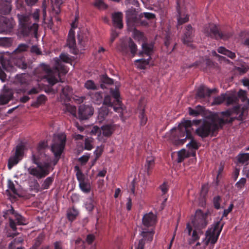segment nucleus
<instances>
[{
  "mask_svg": "<svg viewBox=\"0 0 249 249\" xmlns=\"http://www.w3.org/2000/svg\"><path fill=\"white\" fill-rule=\"evenodd\" d=\"M220 200L221 198L219 196H216L213 198V205L214 208L217 210L220 208Z\"/></svg>",
  "mask_w": 249,
  "mask_h": 249,
  "instance_id": "13d9d810",
  "label": "nucleus"
},
{
  "mask_svg": "<svg viewBox=\"0 0 249 249\" xmlns=\"http://www.w3.org/2000/svg\"><path fill=\"white\" fill-rule=\"evenodd\" d=\"M66 109L68 112H70L74 116H76V108L75 106H71V105H66Z\"/></svg>",
  "mask_w": 249,
  "mask_h": 249,
  "instance_id": "603ef678",
  "label": "nucleus"
},
{
  "mask_svg": "<svg viewBox=\"0 0 249 249\" xmlns=\"http://www.w3.org/2000/svg\"><path fill=\"white\" fill-rule=\"evenodd\" d=\"M119 50L125 54H127L129 50L132 56H134L136 54L138 49L136 44L129 37L121 41L119 46Z\"/></svg>",
  "mask_w": 249,
  "mask_h": 249,
  "instance_id": "f8f14e48",
  "label": "nucleus"
},
{
  "mask_svg": "<svg viewBox=\"0 0 249 249\" xmlns=\"http://www.w3.org/2000/svg\"><path fill=\"white\" fill-rule=\"evenodd\" d=\"M237 159L239 163L243 164L249 160V153L239 154L237 156Z\"/></svg>",
  "mask_w": 249,
  "mask_h": 249,
  "instance_id": "f704fd0d",
  "label": "nucleus"
},
{
  "mask_svg": "<svg viewBox=\"0 0 249 249\" xmlns=\"http://www.w3.org/2000/svg\"><path fill=\"white\" fill-rule=\"evenodd\" d=\"M13 92L10 89H5L0 95V106L7 104L13 99Z\"/></svg>",
  "mask_w": 249,
  "mask_h": 249,
  "instance_id": "6ab92c4d",
  "label": "nucleus"
},
{
  "mask_svg": "<svg viewBox=\"0 0 249 249\" xmlns=\"http://www.w3.org/2000/svg\"><path fill=\"white\" fill-rule=\"evenodd\" d=\"M178 161L181 162L185 158V150L184 149L179 151L178 153Z\"/></svg>",
  "mask_w": 249,
  "mask_h": 249,
  "instance_id": "864d4df0",
  "label": "nucleus"
},
{
  "mask_svg": "<svg viewBox=\"0 0 249 249\" xmlns=\"http://www.w3.org/2000/svg\"><path fill=\"white\" fill-rule=\"evenodd\" d=\"M177 10L178 12V16H177V19H178V24L177 25V28L178 30L181 29L182 27L181 25L189 20V15L186 13H182L180 10V6L179 5L178 2L177 1Z\"/></svg>",
  "mask_w": 249,
  "mask_h": 249,
  "instance_id": "f3484780",
  "label": "nucleus"
},
{
  "mask_svg": "<svg viewBox=\"0 0 249 249\" xmlns=\"http://www.w3.org/2000/svg\"><path fill=\"white\" fill-rule=\"evenodd\" d=\"M232 119H224L220 118L217 113H213L209 116L208 120H204L201 123V120H194L191 122L192 125L199 124L196 129V133L202 138H205L209 135L214 136V133L217 132L220 128L226 124L231 123Z\"/></svg>",
  "mask_w": 249,
  "mask_h": 249,
  "instance_id": "f03ea898",
  "label": "nucleus"
},
{
  "mask_svg": "<svg viewBox=\"0 0 249 249\" xmlns=\"http://www.w3.org/2000/svg\"><path fill=\"white\" fill-rule=\"evenodd\" d=\"M236 97H237L238 100V98H240L241 99V101L243 102H244L247 100V92L245 90L241 89L238 92V95L237 96H236ZM237 101H238V100ZM237 102H237L236 103H237Z\"/></svg>",
  "mask_w": 249,
  "mask_h": 249,
  "instance_id": "c03bdc74",
  "label": "nucleus"
},
{
  "mask_svg": "<svg viewBox=\"0 0 249 249\" xmlns=\"http://www.w3.org/2000/svg\"><path fill=\"white\" fill-rule=\"evenodd\" d=\"M204 33L208 36L216 39H222L226 40L231 36L230 34L221 32L217 26L214 24H209L204 28Z\"/></svg>",
  "mask_w": 249,
  "mask_h": 249,
  "instance_id": "9d476101",
  "label": "nucleus"
},
{
  "mask_svg": "<svg viewBox=\"0 0 249 249\" xmlns=\"http://www.w3.org/2000/svg\"><path fill=\"white\" fill-rule=\"evenodd\" d=\"M238 99L235 93H222L214 98L213 102V105H219L225 101V104L229 106L234 104H236Z\"/></svg>",
  "mask_w": 249,
  "mask_h": 249,
  "instance_id": "9b49d317",
  "label": "nucleus"
},
{
  "mask_svg": "<svg viewBox=\"0 0 249 249\" xmlns=\"http://www.w3.org/2000/svg\"><path fill=\"white\" fill-rule=\"evenodd\" d=\"M62 92L67 99H70L72 94V89L68 86L62 89Z\"/></svg>",
  "mask_w": 249,
  "mask_h": 249,
  "instance_id": "4c0bfd02",
  "label": "nucleus"
},
{
  "mask_svg": "<svg viewBox=\"0 0 249 249\" xmlns=\"http://www.w3.org/2000/svg\"><path fill=\"white\" fill-rule=\"evenodd\" d=\"M28 172L30 174L38 178H44L49 174V172L47 170L41 171L40 169L38 170L36 168H29Z\"/></svg>",
  "mask_w": 249,
  "mask_h": 249,
  "instance_id": "393cba45",
  "label": "nucleus"
},
{
  "mask_svg": "<svg viewBox=\"0 0 249 249\" xmlns=\"http://www.w3.org/2000/svg\"><path fill=\"white\" fill-rule=\"evenodd\" d=\"M20 160V158H18L15 155L13 157H11L8 160V167L9 169H11L12 167L15 164H17L19 160Z\"/></svg>",
  "mask_w": 249,
  "mask_h": 249,
  "instance_id": "58836bf2",
  "label": "nucleus"
},
{
  "mask_svg": "<svg viewBox=\"0 0 249 249\" xmlns=\"http://www.w3.org/2000/svg\"><path fill=\"white\" fill-rule=\"evenodd\" d=\"M90 133L93 135H97L99 137L101 134V128H100L97 126H94L90 131Z\"/></svg>",
  "mask_w": 249,
  "mask_h": 249,
  "instance_id": "6e6d98bb",
  "label": "nucleus"
},
{
  "mask_svg": "<svg viewBox=\"0 0 249 249\" xmlns=\"http://www.w3.org/2000/svg\"><path fill=\"white\" fill-rule=\"evenodd\" d=\"M92 101L96 104L100 105L103 102V96L101 92H92L90 94Z\"/></svg>",
  "mask_w": 249,
  "mask_h": 249,
  "instance_id": "bb28decb",
  "label": "nucleus"
},
{
  "mask_svg": "<svg viewBox=\"0 0 249 249\" xmlns=\"http://www.w3.org/2000/svg\"><path fill=\"white\" fill-rule=\"evenodd\" d=\"M11 62L17 67L22 70L31 68L30 64L26 62L25 57L22 53L16 54L12 53L10 56Z\"/></svg>",
  "mask_w": 249,
  "mask_h": 249,
  "instance_id": "ddd939ff",
  "label": "nucleus"
},
{
  "mask_svg": "<svg viewBox=\"0 0 249 249\" xmlns=\"http://www.w3.org/2000/svg\"><path fill=\"white\" fill-rule=\"evenodd\" d=\"M14 83L20 85H28V75L25 73H21L16 75L15 77Z\"/></svg>",
  "mask_w": 249,
  "mask_h": 249,
  "instance_id": "b1692460",
  "label": "nucleus"
},
{
  "mask_svg": "<svg viewBox=\"0 0 249 249\" xmlns=\"http://www.w3.org/2000/svg\"><path fill=\"white\" fill-rule=\"evenodd\" d=\"M0 63L1 64V66H0V79L2 82H5L7 80V76L6 73L1 70V68L7 71L8 70L9 62L1 55L0 56Z\"/></svg>",
  "mask_w": 249,
  "mask_h": 249,
  "instance_id": "412c9836",
  "label": "nucleus"
},
{
  "mask_svg": "<svg viewBox=\"0 0 249 249\" xmlns=\"http://www.w3.org/2000/svg\"><path fill=\"white\" fill-rule=\"evenodd\" d=\"M67 45L69 48L73 49H74L76 46L74 32L72 29H71L69 31L67 39Z\"/></svg>",
  "mask_w": 249,
  "mask_h": 249,
  "instance_id": "cd10ccee",
  "label": "nucleus"
},
{
  "mask_svg": "<svg viewBox=\"0 0 249 249\" xmlns=\"http://www.w3.org/2000/svg\"><path fill=\"white\" fill-rule=\"evenodd\" d=\"M54 71L48 67L45 69L46 73L47 74V81L52 85H54L58 82L57 79L53 75L55 73L57 74H58V73H62L65 74L68 72L65 66L58 58L54 59Z\"/></svg>",
  "mask_w": 249,
  "mask_h": 249,
  "instance_id": "0eeeda50",
  "label": "nucleus"
},
{
  "mask_svg": "<svg viewBox=\"0 0 249 249\" xmlns=\"http://www.w3.org/2000/svg\"><path fill=\"white\" fill-rule=\"evenodd\" d=\"M66 136L63 133L54 135L53 138V143L51 146V150L54 153L56 160L54 164H55L61 155L65 145Z\"/></svg>",
  "mask_w": 249,
  "mask_h": 249,
  "instance_id": "1a4fd4ad",
  "label": "nucleus"
},
{
  "mask_svg": "<svg viewBox=\"0 0 249 249\" xmlns=\"http://www.w3.org/2000/svg\"><path fill=\"white\" fill-rule=\"evenodd\" d=\"M13 27L12 22L5 17L0 19V33L10 32Z\"/></svg>",
  "mask_w": 249,
  "mask_h": 249,
  "instance_id": "a211bd4d",
  "label": "nucleus"
},
{
  "mask_svg": "<svg viewBox=\"0 0 249 249\" xmlns=\"http://www.w3.org/2000/svg\"><path fill=\"white\" fill-rule=\"evenodd\" d=\"M29 46L26 44H20L18 48L14 51L12 53H15L16 54L22 53L23 52L27 51Z\"/></svg>",
  "mask_w": 249,
  "mask_h": 249,
  "instance_id": "c9c22d12",
  "label": "nucleus"
},
{
  "mask_svg": "<svg viewBox=\"0 0 249 249\" xmlns=\"http://www.w3.org/2000/svg\"><path fill=\"white\" fill-rule=\"evenodd\" d=\"M246 182V179L245 178H242L240 179L237 181L235 184V186L237 188H241L245 184Z\"/></svg>",
  "mask_w": 249,
  "mask_h": 249,
  "instance_id": "bf43d9fd",
  "label": "nucleus"
},
{
  "mask_svg": "<svg viewBox=\"0 0 249 249\" xmlns=\"http://www.w3.org/2000/svg\"><path fill=\"white\" fill-rule=\"evenodd\" d=\"M111 93L114 98V100L115 103H116V105L122 107V104L121 101L120 100V94L119 91L117 90H113L112 89H111Z\"/></svg>",
  "mask_w": 249,
  "mask_h": 249,
  "instance_id": "e433bc0d",
  "label": "nucleus"
},
{
  "mask_svg": "<svg viewBox=\"0 0 249 249\" xmlns=\"http://www.w3.org/2000/svg\"><path fill=\"white\" fill-rule=\"evenodd\" d=\"M155 42L144 41L142 45L141 50V70L145 69L153 65L151 61V56L154 53Z\"/></svg>",
  "mask_w": 249,
  "mask_h": 249,
  "instance_id": "39448f33",
  "label": "nucleus"
},
{
  "mask_svg": "<svg viewBox=\"0 0 249 249\" xmlns=\"http://www.w3.org/2000/svg\"><path fill=\"white\" fill-rule=\"evenodd\" d=\"M32 160L34 163L37 165V167L41 170H47L49 173L50 172L49 168L50 167V163L44 162L41 163L38 162L36 156L34 154L32 155Z\"/></svg>",
  "mask_w": 249,
  "mask_h": 249,
  "instance_id": "a878e982",
  "label": "nucleus"
},
{
  "mask_svg": "<svg viewBox=\"0 0 249 249\" xmlns=\"http://www.w3.org/2000/svg\"><path fill=\"white\" fill-rule=\"evenodd\" d=\"M217 52L221 54L225 55L231 59H234L236 57L235 53L231 51L226 49L224 47H219L217 49Z\"/></svg>",
  "mask_w": 249,
  "mask_h": 249,
  "instance_id": "7c9ffc66",
  "label": "nucleus"
},
{
  "mask_svg": "<svg viewBox=\"0 0 249 249\" xmlns=\"http://www.w3.org/2000/svg\"><path fill=\"white\" fill-rule=\"evenodd\" d=\"M15 217H16V219L17 221V223L18 225L24 224V219L22 216H21L20 215H19L18 213H16Z\"/></svg>",
  "mask_w": 249,
  "mask_h": 249,
  "instance_id": "69168bd1",
  "label": "nucleus"
},
{
  "mask_svg": "<svg viewBox=\"0 0 249 249\" xmlns=\"http://www.w3.org/2000/svg\"><path fill=\"white\" fill-rule=\"evenodd\" d=\"M47 146V142L45 141H41L39 142L37 150L38 152H40L42 150L44 149Z\"/></svg>",
  "mask_w": 249,
  "mask_h": 249,
  "instance_id": "052dcab7",
  "label": "nucleus"
},
{
  "mask_svg": "<svg viewBox=\"0 0 249 249\" xmlns=\"http://www.w3.org/2000/svg\"><path fill=\"white\" fill-rule=\"evenodd\" d=\"M136 26H134L133 28V37L134 39L139 40L140 38V32L136 29Z\"/></svg>",
  "mask_w": 249,
  "mask_h": 249,
  "instance_id": "0e129e2a",
  "label": "nucleus"
},
{
  "mask_svg": "<svg viewBox=\"0 0 249 249\" xmlns=\"http://www.w3.org/2000/svg\"><path fill=\"white\" fill-rule=\"evenodd\" d=\"M113 25L115 27L119 29L123 28V14L121 12H116L112 14Z\"/></svg>",
  "mask_w": 249,
  "mask_h": 249,
  "instance_id": "aec40b11",
  "label": "nucleus"
},
{
  "mask_svg": "<svg viewBox=\"0 0 249 249\" xmlns=\"http://www.w3.org/2000/svg\"><path fill=\"white\" fill-rule=\"evenodd\" d=\"M77 214H78L77 211L76 210H75V209H72V210H70L69 211V212L68 213L67 216H68V219L72 221L75 219V218L77 215Z\"/></svg>",
  "mask_w": 249,
  "mask_h": 249,
  "instance_id": "09e8293b",
  "label": "nucleus"
},
{
  "mask_svg": "<svg viewBox=\"0 0 249 249\" xmlns=\"http://www.w3.org/2000/svg\"><path fill=\"white\" fill-rule=\"evenodd\" d=\"M94 112V108L92 106L86 105H81L79 107L77 118L80 120L89 119Z\"/></svg>",
  "mask_w": 249,
  "mask_h": 249,
  "instance_id": "4468645a",
  "label": "nucleus"
},
{
  "mask_svg": "<svg viewBox=\"0 0 249 249\" xmlns=\"http://www.w3.org/2000/svg\"><path fill=\"white\" fill-rule=\"evenodd\" d=\"M12 39L8 37H0V46H9L12 43Z\"/></svg>",
  "mask_w": 249,
  "mask_h": 249,
  "instance_id": "a19ab883",
  "label": "nucleus"
},
{
  "mask_svg": "<svg viewBox=\"0 0 249 249\" xmlns=\"http://www.w3.org/2000/svg\"><path fill=\"white\" fill-rule=\"evenodd\" d=\"M109 113V109L107 107L103 106L99 111V116L101 118H105L107 116Z\"/></svg>",
  "mask_w": 249,
  "mask_h": 249,
  "instance_id": "ea45409f",
  "label": "nucleus"
},
{
  "mask_svg": "<svg viewBox=\"0 0 249 249\" xmlns=\"http://www.w3.org/2000/svg\"><path fill=\"white\" fill-rule=\"evenodd\" d=\"M103 151V148L101 147L98 146L94 151V154L96 155L95 160L99 158L100 156L102 155Z\"/></svg>",
  "mask_w": 249,
  "mask_h": 249,
  "instance_id": "338daca9",
  "label": "nucleus"
},
{
  "mask_svg": "<svg viewBox=\"0 0 249 249\" xmlns=\"http://www.w3.org/2000/svg\"><path fill=\"white\" fill-rule=\"evenodd\" d=\"M142 15H143L144 18L148 20H152L156 18V15L155 14L149 13V12H144ZM142 17V14L141 13V18Z\"/></svg>",
  "mask_w": 249,
  "mask_h": 249,
  "instance_id": "5fc2aeb1",
  "label": "nucleus"
},
{
  "mask_svg": "<svg viewBox=\"0 0 249 249\" xmlns=\"http://www.w3.org/2000/svg\"><path fill=\"white\" fill-rule=\"evenodd\" d=\"M53 180V178L48 177L44 181L42 184V189H47L49 188V186L52 184Z\"/></svg>",
  "mask_w": 249,
  "mask_h": 249,
  "instance_id": "de8ad7c7",
  "label": "nucleus"
},
{
  "mask_svg": "<svg viewBox=\"0 0 249 249\" xmlns=\"http://www.w3.org/2000/svg\"><path fill=\"white\" fill-rule=\"evenodd\" d=\"M160 188L161 191H162L163 195H164L166 193H167V192L169 190V187H168V186L167 185V183L166 182H163L160 186Z\"/></svg>",
  "mask_w": 249,
  "mask_h": 249,
  "instance_id": "680f3d73",
  "label": "nucleus"
},
{
  "mask_svg": "<svg viewBox=\"0 0 249 249\" xmlns=\"http://www.w3.org/2000/svg\"><path fill=\"white\" fill-rule=\"evenodd\" d=\"M53 7V10L55 14H59L60 13V6L63 3V0H51Z\"/></svg>",
  "mask_w": 249,
  "mask_h": 249,
  "instance_id": "473e14b6",
  "label": "nucleus"
},
{
  "mask_svg": "<svg viewBox=\"0 0 249 249\" xmlns=\"http://www.w3.org/2000/svg\"><path fill=\"white\" fill-rule=\"evenodd\" d=\"M60 59L61 61L66 63H69L71 61V59L69 55L66 53H62L59 56Z\"/></svg>",
  "mask_w": 249,
  "mask_h": 249,
  "instance_id": "4d7b16f0",
  "label": "nucleus"
},
{
  "mask_svg": "<svg viewBox=\"0 0 249 249\" xmlns=\"http://www.w3.org/2000/svg\"><path fill=\"white\" fill-rule=\"evenodd\" d=\"M44 239V235L40 234L36 239L35 243L33 247L34 249H37V248L41 245L42 241Z\"/></svg>",
  "mask_w": 249,
  "mask_h": 249,
  "instance_id": "8fccbe9b",
  "label": "nucleus"
},
{
  "mask_svg": "<svg viewBox=\"0 0 249 249\" xmlns=\"http://www.w3.org/2000/svg\"><path fill=\"white\" fill-rule=\"evenodd\" d=\"M78 44L81 46L84 47L85 46V43L87 41V37L84 36L83 34L80 33L77 35Z\"/></svg>",
  "mask_w": 249,
  "mask_h": 249,
  "instance_id": "a18cd8bd",
  "label": "nucleus"
},
{
  "mask_svg": "<svg viewBox=\"0 0 249 249\" xmlns=\"http://www.w3.org/2000/svg\"><path fill=\"white\" fill-rule=\"evenodd\" d=\"M93 142L92 138H86L85 140V148L87 150H90L93 148L91 143Z\"/></svg>",
  "mask_w": 249,
  "mask_h": 249,
  "instance_id": "3c124183",
  "label": "nucleus"
},
{
  "mask_svg": "<svg viewBox=\"0 0 249 249\" xmlns=\"http://www.w3.org/2000/svg\"><path fill=\"white\" fill-rule=\"evenodd\" d=\"M103 105L107 107H112L115 111L120 112L122 110V107H119L116 105V103L114 101H112V98L109 95L106 96L104 99H103Z\"/></svg>",
  "mask_w": 249,
  "mask_h": 249,
  "instance_id": "4be33fe9",
  "label": "nucleus"
},
{
  "mask_svg": "<svg viewBox=\"0 0 249 249\" xmlns=\"http://www.w3.org/2000/svg\"><path fill=\"white\" fill-rule=\"evenodd\" d=\"M192 124L190 120H183L178 124V127H174L171 129L170 139L174 145H182L187 139H189L190 141L186 145L189 149L191 151H196L199 148L200 144L194 140L192 134Z\"/></svg>",
  "mask_w": 249,
  "mask_h": 249,
  "instance_id": "f257e3e1",
  "label": "nucleus"
},
{
  "mask_svg": "<svg viewBox=\"0 0 249 249\" xmlns=\"http://www.w3.org/2000/svg\"><path fill=\"white\" fill-rule=\"evenodd\" d=\"M114 130V127L111 124L105 125L101 127V131H102L103 135L105 137H110Z\"/></svg>",
  "mask_w": 249,
  "mask_h": 249,
  "instance_id": "c85d7f7f",
  "label": "nucleus"
},
{
  "mask_svg": "<svg viewBox=\"0 0 249 249\" xmlns=\"http://www.w3.org/2000/svg\"><path fill=\"white\" fill-rule=\"evenodd\" d=\"M221 220L214 223L212 228L206 231L204 241L205 246H208L209 243L213 245L217 242L223 226V224L221 225Z\"/></svg>",
  "mask_w": 249,
  "mask_h": 249,
  "instance_id": "6e6552de",
  "label": "nucleus"
},
{
  "mask_svg": "<svg viewBox=\"0 0 249 249\" xmlns=\"http://www.w3.org/2000/svg\"><path fill=\"white\" fill-rule=\"evenodd\" d=\"M24 146L23 145H17L15 152V156L19 158L23 155Z\"/></svg>",
  "mask_w": 249,
  "mask_h": 249,
  "instance_id": "49530a36",
  "label": "nucleus"
},
{
  "mask_svg": "<svg viewBox=\"0 0 249 249\" xmlns=\"http://www.w3.org/2000/svg\"><path fill=\"white\" fill-rule=\"evenodd\" d=\"M81 189L85 193H89L90 190V185L89 183L83 181L79 183Z\"/></svg>",
  "mask_w": 249,
  "mask_h": 249,
  "instance_id": "37998d69",
  "label": "nucleus"
},
{
  "mask_svg": "<svg viewBox=\"0 0 249 249\" xmlns=\"http://www.w3.org/2000/svg\"><path fill=\"white\" fill-rule=\"evenodd\" d=\"M76 177L78 180L79 181V183L80 182L85 181V177L81 171H78L76 172Z\"/></svg>",
  "mask_w": 249,
  "mask_h": 249,
  "instance_id": "774afa93",
  "label": "nucleus"
},
{
  "mask_svg": "<svg viewBox=\"0 0 249 249\" xmlns=\"http://www.w3.org/2000/svg\"><path fill=\"white\" fill-rule=\"evenodd\" d=\"M85 87L88 89L96 90L97 89V87L94 82L91 80H88L85 84Z\"/></svg>",
  "mask_w": 249,
  "mask_h": 249,
  "instance_id": "79ce46f5",
  "label": "nucleus"
},
{
  "mask_svg": "<svg viewBox=\"0 0 249 249\" xmlns=\"http://www.w3.org/2000/svg\"><path fill=\"white\" fill-rule=\"evenodd\" d=\"M155 165V160L153 156L147 157L146 159L145 165V169L147 170V174L149 175L150 171L153 169Z\"/></svg>",
  "mask_w": 249,
  "mask_h": 249,
  "instance_id": "c756f323",
  "label": "nucleus"
},
{
  "mask_svg": "<svg viewBox=\"0 0 249 249\" xmlns=\"http://www.w3.org/2000/svg\"><path fill=\"white\" fill-rule=\"evenodd\" d=\"M157 222V216L152 212L146 213L143 215L142 219L143 225L147 228H150L147 231L142 229L141 231V249L143 248V244L145 242H150L152 240L154 234L153 227Z\"/></svg>",
  "mask_w": 249,
  "mask_h": 249,
  "instance_id": "20e7f679",
  "label": "nucleus"
},
{
  "mask_svg": "<svg viewBox=\"0 0 249 249\" xmlns=\"http://www.w3.org/2000/svg\"><path fill=\"white\" fill-rule=\"evenodd\" d=\"M18 19L21 26L20 31L24 36H28L33 34L35 37H37L38 31V24H32L30 21L29 16L24 15H18Z\"/></svg>",
  "mask_w": 249,
  "mask_h": 249,
  "instance_id": "423d86ee",
  "label": "nucleus"
},
{
  "mask_svg": "<svg viewBox=\"0 0 249 249\" xmlns=\"http://www.w3.org/2000/svg\"><path fill=\"white\" fill-rule=\"evenodd\" d=\"M126 17L129 25L137 26L140 23V15L135 9H130L126 12Z\"/></svg>",
  "mask_w": 249,
  "mask_h": 249,
  "instance_id": "dca6fc26",
  "label": "nucleus"
},
{
  "mask_svg": "<svg viewBox=\"0 0 249 249\" xmlns=\"http://www.w3.org/2000/svg\"><path fill=\"white\" fill-rule=\"evenodd\" d=\"M183 32L181 39L183 43L187 46H192L191 43L194 36V30L190 24H188L185 27Z\"/></svg>",
  "mask_w": 249,
  "mask_h": 249,
  "instance_id": "2eb2a0df",
  "label": "nucleus"
},
{
  "mask_svg": "<svg viewBox=\"0 0 249 249\" xmlns=\"http://www.w3.org/2000/svg\"><path fill=\"white\" fill-rule=\"evenodd\" d=\"M210 213L207 211L204 213L201 210L198 209L196 211L195 215L192 223L195 229L192 234L194 241L199 239V234H202V230L205 228L209 222V216Z\"/></svg>",
  "mask_w": 249,
  "mask_h": 249,
  "instance_id": "7ed1b4c3",
  "label": "nucleus"
},
{
  "mask_svg": "<svg viewBox=\"0 0 249 249\" xmlns=\"http://www.w3.org/2000/svg\"><path fill=\"white\" fill-rule=\"evenodd\" d=\"M100 87L102 89L105 88L104 84L111 85L113 84V80L109 78L107 75H102L100 76Z\"/></svg>",
  "mask_w": 249,
  "mask_h": 249,
  "instance_id": "72a5a7b5",
  "label": "nucleus"
},
{
  "mask_svg": "<svg viewBox=\"0 0 249 249\" xmlns=\"http://www.w3.org/2000/svg\"><path fill=\"white\" fill-rule=\"evenodd\" d=\"M8 185L9 189H10L14 194L18 195L17 191L15 188V185L11 180H8Z\"/></svg>",
  "mask_w": 249,
  "mask_h": 249,
  "instance_id": "e2e57ef3",
  "label": "nucleus"
},
{
  "mask_svg": "<svg viewBox=\"0 0 249 249\" xmlns=\"http://www.w3.org/2000/svg\"><path fill=\"white\" fill-rule=\"evenodd\" d=\"M208 88L204 86H200L196 91V96L197 98L202 99L208 97L207 92Z\"/></svg>",
  "mask_w": 249,
  "mask_h": 249,
  "instance_id": "2f4dec72",
  "label": "nucleus"
},
{
  "mask_svg": "<svg viewBox=\"0 0 249 249\" xmlns=\"http://www.w3.org/2000/svg\"><path fill=\"white\" fill-rule=\"evenodd\" d=\"M12 9L11 1L2 0L0 1V13L2 15H7L10 13Z\"/></svg>",
  "mask_w": 249,
  "mask_h": 249,
  "instance_id": "5701e85b",
  "label": "nucleus"
}]
</instances>
